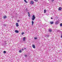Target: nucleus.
Listing matches in <instances>:
<instances>
[{
    "mask_svg": "<svg viewBox=\"0 0 62 62\" xmlns=\"http://www.w3.org/2000/svg\"><path fill=\"white\" fill-rule=\"evenodd\" d=\"M35 16L33 15L32 16V20H34L35 19Z\"/></svg>",
    "mask_w": 62,
    "mask_h": 62,
    "instance_id": "obj_1",
    "label": "nucleus"
},
{
    "mask_svg": "<svg viewBox=\"0 0 62 62\" xmlns=\"http://www.w3.org/2000/svg\"><path fill=\"white\" fill-rule=\"evenodd\" d=\"M59 23V22L58 21H56V22L55 23V25H57V24H58Z\"/></svg>",
    "mask_w": 62,
    "mask_h": 62,
    "instance_id": "obj_2",
    "label": "nucleus"
},
{
    "mask_svg": "<svg viewBox=\"0 0 62 62\" xmlns=\"http://www.w3.org/2000/svg\"><path fill=\"white\" fill-rule=\"evenodd\" d=\"M30 3H31V4H33L34 3V1H31Z\"/></svg>",
    "mask_w": 62,
    "mask_h": 62,
    "instance_id": "obj_3",
    "label": "nucleus"
},
{
    "mask_svg": "<svg viewBox=\"0 0 62 62\" xmlns=\"http://www.w3.org/2000/svg\"><path fill=\"white\" fill-rule=\"evenodd\" d=\"M28 17H30V13H29V12H28Z\"/></svg>",
    "mask_w": 62,
    "mask_h": 62,
    "instance_id": "obj_4",
    "label": "nucleus"
},
{
    "mask_svg": "<svg viewBox=\"0 0 62 62\" xmlns=\"http://www.w3.org/2000/svg\"><path fill=\"white\" fill-rule=\"evenodd\" d=\"M32 47L34 49H35L36 48V47H35V46L34 45H32Z\"/></svg>",
    "mask_w": 62,
    "mask_h": 62,
    "instance_id": "obj_5",
    "label": "nucleus"
},
{
    "mask_svg": "<svg viewBox=\"0 0 62 62\" xmlns=\"http://www.w3.org/2000/svg\"><path fill=\"white\" fill-rule=\"evenodd\" d=\"M26 39V37H24L23 38V41H24L25 40V39Z\"/></svg>",
    "mask_w": 62,
    "mask_h": 62,
    "instance_id": "obj_6",
    "label": "nucleus"
},
{
    "mask_svg": "<svg viewBox=\"0 0 62 62\" xmlns=\"http://www.w3.org/2000/svg\"><path fill=\"white\" fill-rule=\"evenodd\" d=\"M15 32H16V33H19V31L17 30H16L15 31Z\"/></svg>",
    "mask_w": 62,
    "mask_h": 62,
    "instance_id": "obj_7",
    "label": "nucleus"
},
{
    "mask_svg": "<svg viewBox=\"0 0 62 62\" xmlns=\"http://www.w3.org/2000/svg\"><path fill=\"white\" fill-rule=\"evenodd\" d=\"M16 26L17 27L18 26H19V25L18 24V23H16Z\"/></svg>",
    "mask_w": 62,
    "mask_h": 62,
    "instance_id": "obj_8",
    "label": "nucleus"
},
{
    "mask_svg": "<svg viewBox=\"0 0 62 62\" xmlns=\"http://www.w3.org/2000/svg\"><path fill=\"white\" fill-rule=\"evenodd\" d=\"M49 31L50 32H52V30L51 29H49Z\"/></svg>",
    "mask_w": 62,
    "mask_h": 62,
    "instance_id": "obj_9",
    "label": "nucleus"
},
{
    "mask_svg": "<svg viewBox=\"0 0 62 62\" xmlns=\"http://www.w3.org/2000/svg\"><path fill=\"white\" fill-rule=\"evenodd\" d=\"M62 9V8H61V7H59L58 10H61V9Z\"/></svg>",
    "mask_w": 62,
    "mask_h": 62,
    "instance_id": "obj_10",
    "label": "nucleus"
},
{
    "mask_svg": "<svg viewBox=\"0 0 62 62\" xmlns=\"http://www.w3.org/2000/svg\"><path fill=\"white\" fill-rule=\"evenodd\" d=\"M31 23H32V25H33V24H34V22H33V21H32L31 22Z\"/></svg>",
    "mask_w": 62,
    "mask_h": 62,
    "instance_id": "obj_11",
    "label": "nucleus"
},
{
    "mask_svg": "<svg viewBox=\"0 0 62 62\" xmlns=\"http://www.w3.org/2000/svg\"><path fill=\"white\" fill-rule=\"evenodd\" d=\"M50 23L51 24H53V23H54V22L52 21V22H50Z\"/></svg>",
    "mask_w": 62,
    "mask_h": 62,
    "instance_id": "obj_12",
    "label": "nucleus"
},
{
    "mask_svg": "<svg viewBox=\"0 0 62 62\" xmlns=\"http://www.w3.org/2000/svg\"><path fill=\"white\" fill-rule=\"evenodd\" d=\"M3 17L4 18V19H6V18H7V16H4Z\"/></svg>",
    "mask_w": 62,
    "mask_h": 62,
    "instance_id": "obj_13",
    "label": "nucleus"
},
{
    "mask_svg": "<svg viewBox=\"0 0 62 62\" xmlns=\"http://www.w3.org/2000/svg\"><path fill=\"white\" fill-rule=\"evenodd\" d=\"M46 10L45 9L44 10V13H46Z\"/></svg>",
    "mask_w": 62,
    "mask_h": 62,
    "instance_id": "obj_14",
    "label": "nucleus"
},
{
    "mask_svg": "<svg viewBox=\"0 0 62 62\" xmlns=\"http://www.w3.org/2000/svg\"><path fill=\"white\" fill-rule=\"evenodd\" d=\"M24 1L26 3H28V2L26 0H24Z\"/></svg>",
    "mask_w": 62,
    "mask_h": 62,
    "instance_id": "obj_15",
    "label": "nucleus"
},
{
    "mask_svg": "<svg viewBox=\"0 0 62 62\" xmlns=\"http://www.w3.org/2000/svg\"><path fill=\"white\" fill-rule=\"evenodd\" d=\"M19 53H22V51L21 50H19Z\"/></svg>",
    "mask_w": 62,
    "mask_h": 62,
    "instance_id": "obj_16",
    "label": "nucleus"
},
{
    "mask_svg": "<svg viewBox=\"0 0 62 62\" xmlns=\"http://www.w3.org/2000/svg\"><path fill=\"white\" fill-rule=\"evenodd\" d=\"M23 34H24V32H22V35H23Z\"/></svg>",
    "mask_w": 62,
    "mask_h": 62,
    "instance_id": "obj_17",
    "label": "nucleus"
},
{
    "mask_svg": "<svg viewBox=\"0 0 62 62\" xmlns=\"http://www.w3.org/2000/svg\"><path fill=\"white\" fill-rule=\"evenodd\" d=\"M37 37H35L34 38V39H37Z\"/></svg>",
    "mask_w": 62,
    "mask_h": 62,
    "instance_id": "obj_18",
    "label": "nucleus"
},
{
    "mask_svg": "<svg viewBox=\"0 0 62 62\" xmlns=\"http://www.w3.org/2000/svg\"><path fill=\"white\" fill-rule=\"evenodd\" d=\"M3 52H4V54H6V51H4Z\"/></svg>",
    "mask_w": 62,
    "mask_h": 62,
    "instance_id": "obj_19",
    "label": "nucleus"
},
{
    "mask_svg": "<svg viewBox=\"0 0 62 62\" xmlns=\"http://www.w3.org/2000/svg\"><path fill=\"white\" fill-rule=\"evenodd\" d=\"M60 26H62V23L60 24Z\"/></svg>",
    "mask_w": 62,
    "mask_h": 62,
    "instance_id": "obj_20",
    "label": "nucleus"
},
{
    "mask_svg": "<svg viewBox=\"0 0 62 62\" xmlns=\"http://www.w3.org/2000/svg\"><path fill=\"white\" fill-rule=\"evenodd\" d=\"M34 1L35 2H38V0H34Z\"/></svg>",
    "mask_w": 62,
    "mask_h": 62,
    "instance_id": "obj_21",
    "label": "nucleus"
},
{
    "mask_svg": "<svg viewBox=\"0 0 62 62\" xmlns=\"http://www.w3.org/2000/svg\"><path fill=\"white\" fill-rule=\"evenodd\" d=\"M17 22H20V20H17Z\"/></svg>",
    "mask_w": 62,
    "mask_h": 62,
    "instance_id": "obj_22",
    "label": "nucleus"
},
{
    "mask_svg": "<svg viewBox=\"0 0 62 62\" xmlns=\"http://www.w3.org/2000/svg\"><path fill=\"white\" fill-rule=\"evenodd\" d=\"M24 56L25 57H26L27 55H25Z\"/></svg>",
    "mask_w": 62,
    "mask_h": 62,
    "instance_id": "obj_23",
    "label": "nucleus"
},
{
    "mask_svg": "<svg viewBox=\"0 0 62 62\" xmlns=\"http://www.w3.org/2000/svg\"><path fill=\"white\" fill-rule=\"evenodd\" d=\"M54 1V0H52V2H53V1Z\"/></svg>",
    "mask_w": 62,
    "mask_h": 62,
    "instance_id": "obj_24",
    "label": "nucleus"
},
{
    "mask_svg": "<svg viewBox=\"0 0 62 62\" xmlns=\"http://www.w3.org/2000/svg\"><path fill=\"white\" fill-rule=\"evenodd\" d=\"M22 50H23V49H22Z\"/></svg>",
    "mask_w": 62,
    "mask_h": 62,
    "instance_id": "obj_25",
    "label": "nucleus"
},
{
    "mask_svg": "<svg viewBox=\"0 0 62 62\" xmlns=\"http://www.w3.org/2000/svg\"><path fill=\"white\" fill-rule=\"evenodd\" d=\"M24 49L25 50V49H26V48H24Z\"/></svg>",
    "mask_w": 62,
    "mask_h": 62,
    "instance_id": "obj_26",
    "label": "nucleus"
},
{
    "mask_svg": "<svg viewBox=\"0 0 62 62\" xmlns=\"http://www.w3.org/2000/svg\"><path fill=\"white\" fill-rule=\"evenodd\" d=\"M61 38H62V36H61Z\"/></svg>",
    "mask_w": 62,
    "mask_h": 62,
    "instance_id": "obj_27",
    "label": "nucleus"
},
{
    "mask_svg": "<svg viewBox=\"0 0 62 62\" xmlns=\"http://www.w3.org/2000/svg\"><path fill=\"white\" fill-rule=\"evenodd\" d=\"M51 19H53V18H51Z\"/></svg>",
    "mask_w": 62,
    "mask_h": 62,
    "instance_id": "obj_28",
    "label": "nucleus"
},
{
    "mask_svg": "<svg viewBox=\"0 0 62 62\" xmlns=\"http://www.w3.org/2000/svg\"><path fill=\"white\" fill-rule=\"evenodd\" d=\"M48 0V1H49V0Z\"/></svg>",
    "mask_w": 62,
    "mask_h": 62,
    "instance_id": "obj_29",
    "label": "nucleus"
}]
</instances>
